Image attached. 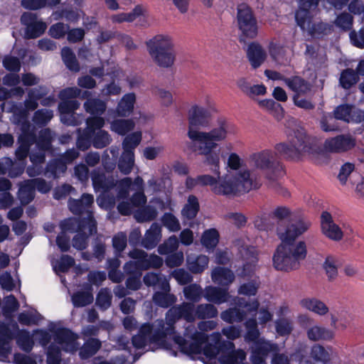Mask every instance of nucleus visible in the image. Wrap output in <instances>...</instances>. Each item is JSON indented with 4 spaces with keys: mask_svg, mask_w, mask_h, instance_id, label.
Instances as JSON below:
<instances>
[{
    "mask_svg": "<svg viewBox=\"0 0 364 364\" xmlns=\"http://www.w3.org/2000/svg\"><path fill=\"white\" fill-rule=\"evenodd\" d=\"M216 323L213 321H202L198 327L201 332L191 334L189 329H186V339L179 336H174L173 332L170 335L161 334V327L159 331L155 328V323L143 325L139 333L132 339L133 346L138 349L146 347L148 344L154 343L159 346H165L164 338L168 336L172 338L182 352L195 358H203L211 360L217 358L221 364H236L242 362L245 358V353L241 350H235L234 344L227 342L223 346H218L220 338L218 333H215L208 337L204 331L213 330L215 328Z\"/></svg>",
    "mask_w": 364,
    "mask_h": 364,
    "instance_id": "f257e3e1",
    "label": "nucleus"
},
{
    "mask_svg": "<svg viewBox=\"0 0 364 364\" xmlns=\"http://www.w3.org/2000/svg\"><path fill=\"white\" fill-rule=\"evenodd\" d=\"M225 173L216 178L203 175L196 179L187 178L186 186L192 188L196 184L208 185L218 195L237 196L257 188L254 174L244 166L242 159L235 152L228 154L225 161Z\"/></svg>",
    "mask_w": 364,
    "mask_h": 364,
    "instance_id": "f03ea898",
    "label": "nucleus"
},
{
    "mask_svg": "<svg viewBox=\"0 0 364 364\" xmlns=\"http://www.w3.org/2000/svg\"><path fill=\"white\" fill-rule=\"evenodd\" d=\"M310 226V222L301 220L277 229L281 244L272 258L275 269L287 272L299 267L301 261L306 256L307 249L305 242L296 241V238L307 231Z\"/></svg>",
    "mask_w": 364,
    "mask_h": 364,
    "instance_id": "7ed1b4c3",
    "label": "nucleus"
},
{
    "mask_svg": "<svg viewBox=\"0 0 364 364\" xmlns=\"http://www.w3.org/2000/svg\"><path fill=\"white\" fill-rule=\"evenodd\" d=\"M208 111L200 106H193L188 112V136L193 141L205 143L206 149L217 147L218 142L225 140L228 134L235 133V127L220 120L218 126L209 132H200L196 127H205L208 126L207 117Z\"/></svg>",
    "mask_w": 364,
    "mask_h": 364,
    "instance_id": "20e7f679",
    "label": "nucleus"
},
{
    "mask_svg": "<svg viewBox=\"0 0 364 364\" xmlns=\"http://www.w3.org/2000/svg\"><path fill=\"white\" fill-rule=\"evenodd\" d=\"M218 311L215 307L211 304L200 305L195 311L192 304H184L179 307H174L171 309L166 317V323L162 321H156L155 322V328L159 331L161 327V334L170 335L172 333L173 325L176 320L180 317L184 318L188 321L194 320L198 318H213L216 316Z\"/></svg>",
    "mask_w": 364,
    "mask_h": 364,
    "instance_id": "39448f33",
    "label": "nucleus"
},
{
    "mask_svg": "<svg viewBox=\"0 0 364 364\" xmlns=\"http://www.w3.org/2000/svg\"><path fill=\"white\" fill-rule=\"evenodd\" d=\"M85 110L93 115L87 119V124L90 132L95 134L93 137V144L96 148H102L110 142V137L108 133L101 128L105 124V120L102 117L97 115L102 114L105 109L106 105L104 102L99 100H89L84 105Z\"/></svg>",
    "mask_w": 364,
    "mask_h": 364,
    "instance_id": "423d86ee",
    "label": "nucleus"
},
{
    "mask_svg": "<svg viewBox=\"0 0 364 364\" xmlns=\"http://www.w3.org/2000/svg\"><path fill=\"white\" fill-rule=\"evenodd\" d=\"M275 150L282 157L299 160L312 154L313 147L310 139L304 131H298L287 143L278 144Z\"/></svg>",
    "mask_w": 364,
    "mask_h": 364,
    "instance_id": "0eeeda50",
    "label": "nucleus"
},
{
    "mask_svg": "<svg viewBox=\"0 0 364 364\" xmlns=\"http://www.w3.org/2000/svg\"><path fill=\"white\" fill-rule=\"evenodd\" d=\"M77 336L67 329L58 330L54 336V341L49 346L47 352L48 364H59L60 348L65 352L73 353L78 348Z\"/></svg>",
    "mask_w": 364,
    "mask_h": 364,
    "instance_id": "6e6552de",
    "label": "nucleus"
},
{
    "mask_svg": "<svg viewBox=\"0 0 364 364\" xmlns=\"http://www.w3.org/2000/svg\"><path fill=\"white\" fill-rule=\"evenodd\" d=\"M129 256L136 259V262H130L125 264L124 269L129 273H139L141 271L149 268H158L163 264V259L155 255H151L149 258L142 250H134L129 253Z\"/></svg>",
    "mask_w": 364,
    "mask_h": 364,
    "instance_id": "1a4fd4ad",
    "label": "nucleus"
},
{
    "mask_svg": "<svg viewBox=\"0 0 364 364\" xmlns=\"http://www.w3.org/2000/svg\"><path fill=\"white\" fill-rule=\"evenodd\" d=\"M80 92L77 87H69L60 92V98L63 102L59 105V111L60 119L63 123L67 124L74 123L73 112L78 108L80 104L75 100L69 101V100L79 96Z\"/></svg>",
    "mask_w": 364,
    "mask_h": 364,
    "instance_id": "9d476101",
    "label": "nucleus"
},
{
    "mask_svg": "<svg viewBox=\"0 0 364 364\" xmlns=\"http://www.w3.org/2000/svg\"><path fill=\"white\" fill-rule=\"evenodd\" d=\"M299 4L300 8L296 14L297 24L303 31H307L311 35L319 33L322 25L316 26L309 11V9L316 6L318 0H299Z\"/></svg>",
    "mask_w": 364,
    "mask_h": 364,
    "instance_id": "9b49d317",
    "label": "nucleus"
},
{
    "mask_svg": "<svg viewBox=\"0 0 364 364\" xmlns=\"http://www.w3.org/2000/svg\"><path fill=\"white\" fill-rule=\"evenodd\" d=\"M61 227L63 232L58 236L56 242L62 251H67L69 248V237L65 235L66 231H74L76 228L84 232L87 230L90 234H92L96 231L95 223L91 217L89 218L87 223L82 225H80L78 220L76 219L70 218L65 220L62 223Z\"/></svg>",
    "mask_w": 364,
    "mask_h": 364,
    "instance_id": "f8f14e48",
    "label": "nucleus"
},
{
    "mask_svg": "<svg viewBox=\"0 0 364 364\" xmlns=\"http://www.w3.org/2000/svg\"><path fill=\"white\" fill-rule=\"evenodd\" d=\"M237 23L242 33L248 38H255L257 34V26L249 6L242 4L237 9Z\"/></svg>",
    "mask_w": 364,
    "mask_h": 364,
    "instance_id": "ddd939ff",
    "label": "nucleus"
},
{
    "mask_svg": "<svg viewBox=\"0 0 364 364\" xmlns=\"http://www.w3.org/2000/svg\"><path fill=\"white\" fill-rule=\"evenodd\" d=\"M321 230L323 235L333 241H340L344 236L342 228L337 225L332 215L325 211L321 216Z\"/></svg>",
    "mask_w": 364,
    "mask_h": 364,
    "instance_id": "4468645a",
    "label": "nucleus"
},
{
    "mask_svg": "<svg viewBox=\"0 0 364 364\" xmlns=\"http://www.w3.org/2000/svg\"><path fill=\"white\" fill-rule=\"evenodd\" d=\"M51 138V133L48 129H43L41 132L40 139L38 141V146H39L41 151L38 154L32 153L30 156L31 161L36 168H28L27 172L29 176H33L40 173V169L38 167V165L42 163L44 160V154H43L42 151L49 148Z\"/></svg>",
    "mask_w": 364,
    "mask_h": 364,
    "instance_id": "2eb2a0df",
    "label": "nucleus"
},
{
    "mask_svg": "<svg viewBox=\"0 0 364 364\" xmlns=\"http://www.w3.org/2000/svg\"><path fill=\"white\" fill-rule=\"evenodd\" d=\"M21 22L26 26V35L28 38H34L40 36L46 29V24L38 21L35 14L26 12L21 16Z\"/></svg>",
    "mask_w": 364,
    "mask_h": 364,
    "instance_id": "dca6fc26",
    "label": "nucleus"
},
{
    "mask_svg": "<svg viewBox=\"0 0 364 364\" xmlns=\"http://www.w3.org/2000/svg\"><path fill=\"white\" fill-rule=\"evenodd\" d=\"M324 146L328 151L342 152L352 149L355 146V141L350 136L340 135L327 139Z\"/></svg>",
    "mask_w": 364,
    "mask_h": 364,
    "instance_id": "f3484780",
    "label": "nucleus"
},
{
    "mask_svg": "<svg viewBox=\"0 0 364 364\" xmlns=\"http://www.w3.org/2000/svg\"><path fill=\"white\" fill-rule=\"evenodd\" d=\"M50 338L48 333L43 331H35L32 336V338L27 332L21 331L18 337L17 343L23 350L28 351L31 350L33 347V339L39 341L43 346H45Z\"/></svg>",
    "mask_w": 364,
    "mask_h": 364,
    "instance_id": "a211bd4d",
    "label": "nucleus"
},
{
    "mask_svg": "<svg viewBox=\"0 0 364 364\" xmlns=\"http://www.w3.org/2000/svg\"><path fill=\"white\" fill-rule=\"evenodd\" d=\"M336 119L346 122H360L364 120V112L349 105L338 106L334 111Z\"/></svg>",
    "mask_w": 364,
    "mask_h": 364,
    "instance_id": "6ab92c4d",
    "label": "nucleus"
},
{
    "mask_svg": "<svg viewBox=\"0 0 364 364\" xmlns=\"http://www.w3.org/2000/svg\"><path fill=\"white\" fill-rule=\"evenodd\" d=\"M28 195L26 196H24V191H26V186L22 187L18 191V197L21 200V203L23 204H27L32 200L33 198V193L35 188L42 193H46L49 191L50 189V186L46 181L41 179H33L30 180L28 183Z\"/></svg>",
    "mask_w": 364,
    "mask_h": 364,
    "instance_id": "aec40b11",
    "label": "nucleus"
},
{
    "mask_svg": "<svg viewBox=\"0 0 364 364\" xmlns=\"http://www.w3.org/2000/svg\"><path fill=\"white\" fill-rule=\"evenodd\" d=\"M147 49L149 54L173 50V42L172 38L168 35H156L147 43Z\"/></svg>",
    "mask_w": 364,
    "mask_h": 364,
    "instance_id": "412c9836",
    "label": "nucleus"
},
{
    "mask_svg": "<svg viewBox=\"0 0 364 364\" xmlns=\"http://www.w3.org/2000/svg\"><path fill=\"white\" fill-rule=\"evenodd\" d=\"M252 364H265L264 358L269 351L276 350V346L263 339L255 342L252 346Z\"/></svg>",
    "mask_w": 364,
    "mask_h": 364,
    "instance_id": "4be33fe9",
    "label": "nucleus"
},
{
    "mask_svg": "<svg viewBox=\"0 0 364 364\" xmlns=\"http://www.w3.org/2000/svg\"><path fill=\"white\" fill-rule=\"evenodd\" d=\"M143 16L146 20H149V16L146 10L141 6H136L134 9L129 13H121L113 15L112 21L114 23L128 22L131 23L135 21L138 17Z\"/></svg>",
    "mask_w": 364,
    "mask_h": 364,
    "instance_id": "5701e85b",
    "label": "nucleus"
},
{
    "mask_svg": "<svg viewBox=\"0 0 364 364\" xmlns=\"http://www.w3.org/2000/svg\"><path fill=\"white\" fill-rule=\"evenodd\" d=\"M247 55L251 65L254 68L259 67L267 58L265 50L257 43L249 45Z\"/></svg>",
    "mask_w": 364,
    "mask_h": 364,
    "instance_id": "b1692460",
    "label": "nucleus"
},
{
    "mask_svg": "<svg viewBox=\"0 0 364 364\" xmlns=\"http://www.w3.org/2000/svg\"><path fill=\"white\" fill-rule=\"evenodd\" d=\"M299 304L302 308L321 316L326 314L328 311V306L316 298H304Z\"/></svg>",
    "mask_w": 364,
    "mask_h": 364,
    "instance_id": "393cba45",
    "label": "nucleus"
},
{
    "mask_svg": "<svg viewBox=\"0 0 364 364\" xmlns=\"http://www.w3.org/2000/svg\"><path fill=\"white\" fill-rule=\"evenodd\" d=\"M153 61L161 68H170L175 61L173 49L149 54Z\"/></svg>",
    "mask_w": 364,
    "mask_h": 364,
    "instance_id": "a878e982",
    "label": "nucleus"
},
{
    "mask_svg": "<svg viewBox=\"0 0 364 364\" xmlns=\"http://www.w3.org/2000/svg\"><path fill=\"white\" fill-rule=\"evenodd\" d=\"M202 145L200 146V149L203 154L205 155V164L211 166V170L219 174L220 158L218 152L212 151L215 147L211 149H206L205 143H200Z\"/></svg>",
    "mask_w": 364,
    "mask_h": 364,
    "instance_id": "bb28decb",
    "label": "nucleus"
},
{
    "mask_svg": "<svg viewBox=\"0 0 364 364\" xmlns=\"http://www.w3.org/2000/svg\"><path fill=\"white\" fill-rule=\"evenodd\" d=\"M274 159V154L269 150L256 153L251 156L252 164L257 168L264 169L268 168Z\"/></svg>",
    "mask_w": 364,
    "mask_h": 364,
    "instance_id": "cd10ccee",
    "label": "nucleus"
},
{
    "mask_svg": "<svg viewBox=\"0 0 364 364\" xmlns=\"http://www.w3.org/2000/svg\"><path fill=\"white\" fill-rule=\"evenodd\" d=\"M136 102L134 93H128L123 96L117 107V112L119 116H129L133 111Z\"/></svg>",
    "mask_w": 364,
    "mask_h": 364,
    "instance_id": "c85d7f7f",
    "label": "nucleus"
},
{
    "mask_svg": "<svg viewBox=\"0 0 364 364\" xmlns=\"http://www.w3.org/2000/svg\"><path fill=\"white\" fill-rule=\"evenodd\" d=\"M234 274L230 269L218 267L212 272L213 281L219 285L227 286L234 280Z\"/></svg>",
    "mask_w": 364,
    "mask_h": 364,
    "instance_id": "c756f323",
    "label": "nucleus"
},
{
    "mask_svg": "<svg viewBox=\"0 0 364 364\" xmlns=\"http://www.w3.org/2000/svg\"><path fill=\"white\" fill-rule=\"evenodd\" d=\"M141 141V132L140 131L127 135L122 142L123 151H125L127 156L130 158L132 154H134V151Z\"/></svg>",
    "mask_w": 364,
    "mask_h": 364,
    "instance_id": "7c9ffc66",
    "label": "nucleus"
},
{
    "mask_svg": "<svg viewBox=\"0 0 364 364\" xmlns=\"http://www.w3.org/2000/svg\"><path fill=\"white\" fill-rule=\"evenodd\" d=\"M340 264V261L333 256H328L325 258L322 264V269L328 280L331 281L336 278Z\"/></svg>",
    "mask_w": 364,
    "mask_h": 364,
    "instance_id": "2f4dec72",
    "label": "nucleus"
},
{
    "mask_svg": "<svg viewBox=\"0 0 364 364\" xmlns=\"http://www.w3.org/2000/svg\"><path fill=\"white\" fill-rule=\"evenodd\" d=\"M33 140V136L31 134L28 133L23 127V133L18 139L20 145L16 152V158L19 161H21L26 157L30 142Z\"/></svg>",
    "mask_w": 364,
    "mask_h": 364,
    "instance_id": "473e14b6",
    "label": "nucleus"
},
{
    "mask_svg": "<svg viewBox=\"0 0 364 364\" xmlns=\"http://www.w3.org/2000/svg\"><path fill=\"white\" fill-rule=\"evenodd\" d=\"M307 336L312 341L331 340L334 337V333L328 328L314 326L308 330Z\"/></svg>",
    "mask_w": 364,
    "mask_h": 364,
    "instance_id": "72a5a7b5",
    "label": "nucleus"
},
{
    "mask_svg": "<svg viewBox=\"0 0 364 364\" xmlns=\"http://www.w3.org/2000/svg\"><path fill=\"white\" fill-rule=\"evenodd\" d=\"M11 338L8 328L4 325H0V360H6L11 353L9 340Z\"/></svg>",
    "mask_w": 364,
    "mask_h": 364,
    "instance_id": "f704fd0d",
    "label": "nucleus"
},
{
    "mask_svg": "<svg viewBox=\"0 0 364 364\" xmlns=\"http://www.w3.org/2000/svg\"><path fill=\"white\" fill-rule=\"evenodd\" d=\"M161 238V228L157 224H153L147 230L143 240V246L151 249L156 246Z\"/></svg>",
    "mask_w": 364,
    "mask_h": 364,
    "instance_id": "c9c22d12",
    "label": "nucleus"
},
{
    "mask_svg": "<svg viewBox=\"0 0 364 364\" xmlns=\"http://www.w3.org/2000/svg\"><path fill=\"white\" fill-rule=\"evenodd\" d=\"M23 164H14L9 158L0 159V174H4L9 171L10 176L16 177L23 172Z\"/></svg>",
    "mask_w": 364,
    "mask_h": 364,
    "instance_id": "e433bc0d",
    "label": "nucleus"
},
{
    "mask_svg": "<svg viewBox=\"0 0 364 364\" xmlns=\"http://www.w3.org/2000/svg\"><path fill=\"white\" fill-rule=\"evenodd\" d=\"M146 201V197L142 192L136 193L132 199V204L127 203H121L118 205V210L122 215H129L134 207H139L145 204Z\"/></svg>",
    "mask_w": 364,
    "mask_h": 364,
    "instance_id": "4c0bfd02",
    "label": "nucleus"
},
{
    "mask_svg": "<svg viewBox=\"0 0 364 364\" xmlns=\"http://www.w3.org/2000/svg\"><path fill=\"white\" fill-rule=\"evenodd\" d=\"M205 297L208 301L219 304L225 302L229 295L226 290L209 287L205 289Z\"/></svg>",
    "mask_w": 364,
    "mask_h": 364,
    "instance_id": "58836bf2",
    "label": "nucleus"
},
{
    "mask_svg": "<svg viewBox=\"0 0 364 364\" xmlns=\"http://www.w3.org/2000/svg\"><path fill=\"white\" fill-rule=\"evenodd\" d=\"M350 321V316L345 311H336L331 314V324L334 328L346 329Z\"/></svg>",
    "mask_w": 364,
    "mask_h": 364,
    "instance_id": "ea45409f",
    "label": "nucleus"
},
{
    "mask_svg": "<svg viewBox=\"0 0 364 364\" xmlns=\"http://www.w3.org/2000/svg\"><path fill=\"white\" fill-rule=\"evenodd\" d=\"M187 263L191 272L194 273L201 272L208 267V257L205 255H200L195 258L191 255H188Z\"/></svg>",
    "mask_w": 364,
    "mask_h": 364,
    "instance_id": "a19ab883",
    "label": "nucleus"
},
{
    "mask_svg": "<svg viewBox=\"0 0 364 364\" xmlns=\"http://www.w3.org/2000/svg\"><path fill=\"white\" fill-rule=\"evenodd\" d=\"M135 127L132 119H115L111 122L110 129L119 135H124Z\"/></svg>",
    "mask_w": 364,
    "mask_h": 364,
    "instance_id": "79ce46f5",
    "label": "nucleus"
},
{
    "mask_svg": "<svg viewBox=\"0 0 364 364\" xmlns=\"http://www.w3.org/2000/svg\"><path fill=\"white\" fill-rule=\"evenodd\" d=\"M286 85L297 95L304 94L310 90V86L299 77L284 79Z\"/></svg>",
    "mask_w": 364,
    "mask_h": 364,
    "instance_id": "37998d69",
    "label": "nucleus"
},
{
    "mask_svg": "<svg viewBox=\"0 0 364 364\" xmlns=\"http://www.w3.org/2000/svg\"><path fill=\"white\" fill-rule=\"evenodd\" d=\"M201 244L208 250L213 249L219 242V233L215 229H208L203 232Z\"/></svg>",
    "mask_w": 364,
    "mask_h": 364,
    "instance_id": "c03bdc74",
    "label": "nucleus"
},
{
    "mask_svg": "<svg viewBox=\"0 0 364 364\" xmlns=\"http://www.w3.org/2000/svg\"><path fill=\"white\" fill-rule=\"evenodd\" d=\"M198 210L199 203L198 199L193 196H190L188 198L187 203L182 210V214L187 218L191 219L195 218Z\"/></svg>",
    "mask_w": 364,
    "mask_h": 364,
    "instance_id": "a18cd8bd",
    "label": "nucleus"
},
{
    "mask_svg": "<svg viewBox=\"0 0 364 364\" xmlns=\"http://www.w3.org/2000/svg\"><path fill=\"white\" fill-rule=\"evenodd\" d=\"M92 182L96 191L105 192L115 185L113 180L107 178L105 175H94Z\"/></svg>",
    "mask_w": 364,
    "mask_h": 364,
    "instance_id": "49530a36",
    "label": "nucleus"
},
{
    "mask_svg": "<svg viewBox=\"0 0 364 364\" xmlns=\"http://www.w3.org/2000/svg\"><path fill=\"white\" fill-rule=\"evenodd\" d=\"M73 303L75 306H84L93 301V296L91 294L90 289L85 291H79L74 294L72 297Z\"/></svg>",
    "mask_w": 364,
    "mask_h": 364,
    "instance_id": "de8ad7c7",
    "label": "nucleus"
},
{
    "mask_svg": "<svg viewBox=\"0 0 364 364\" xmlns=\"http://www.w3.org/2000/svg\"><path fill=\"white\" fill-rule=\"evenodd\" d=\"M61 55L65 64L70 70L73 71L79 70L80 68L75 56L70 48H63Z\"/></svg>",
    "mask_w": 364,
    "mask_h": 364,
    "instance_id": "09e8293b",
    "label": "nucleus"
},
{
    "mask_svg": "<svg viewBox=\"0 0 364 364\" xmlns=\"http://www.w3.org/2000/svg\"><path fill=\"white\" fill-rule=\"evenodd\" d=\"M60 3V0H23L22 1L23 6L29 9L36 10L46 6H53Z\"/></svg>",
    "mask_w": 364,
    "mask_h": 364,
    "instance_id": "8fccbe9b",
    "label": "nucleus"
},
{
    "mask_svg": "<svg viewBox=\"0 0 364 364\" xmlns=\"http://www.w3.org/2000/svg\"><path fill=\"white\" fill-rule=\"evenodd\" d=\"M100 347V342L97 339L88 341L80 350L82 358H87L97 352Z\"/></svg>",
    "mask_w": 364,
    "mask_h": 364,
    "instance_id": "3c124183",
    "label": "nucleus"
},
{
    "mask_svg": "<svg viewBox=\"0 0 364 364\" xmlns=\"http://www.w3.org/2000/svg\"><path fill=\"white\" fill-rule=\"evenodd\" d=\"M134 165V154H132V156L129 158L127 156L126 152L123 151L118 164L120 171L124 174H128L132 171Z\"/></svg>",
    "mask_w": 364,
    "mask_h": 364,
    "instance_id": "603ef678",
    "label": "nucleus"
},
{
    "mask_svg": "<svg viewBox=\"0 0 364 364\" xmlns=\"http://www.w3.org/2000/svg\"><path fill=\"white\" fill-rule=\"evenodd\" d=\"M74 260L71 257L63 256L60 260L53 262V267L56 272H66L73 264Z\"/></svg>",
    "mask_w": 364,
    "mask_h": 364,
    "instance_id": "864d4df0",
    "label": "nucleus"
},
{
    "mask_svg": "<svg viewBox=\"0 0 364 364\" xmlns=\"http://www.w3.org/2000/svg\"><path fill=\"white\" fill-rule=\"evenodd\" d=\"M178 247V241L176 236H171L163 245H160L158 251L161 255H168Z\"/></svg>",
    "mask_w": 364,
    "mask_h": 364,
    "instance_id": "5fc2aeb1",
    "label": "nucleus"
},
{
    "mask_svg": "<svg viewBox=\"0 0 364 364\" xmlns=\"http://www.w3.org/2000/svg\"><path fill=\"white\" fill-rule=\"evenodd\" d=\"M358 81L357 75L352 70H344L341 75L340 82L343 87L349 88Z\"/></svg>",
    "mask_w": 364,
    "mask_h": 364,
    "instance_id": "6e6d98bb",
    "label": "nucleus"
},
{
    "mask_svg": "<svg viewBox=\"0 0 364 364\" xmlns=\"http://www.w3.org/2000/svg\"><path fill=\"white\" fill-rule=\"evenodd\" d=\"M221 318L228 323L239 322L242 319L243 314L240 311V309L234 308L223 312Z\"/></svg>",
    "mask_w": 364,
    "mask_h": 364,
    "instance_id": "4d7b16f0",
    "label": "nucleus"
},
{
    "mask_svg": "<svg viewBox=\"0 0 364 364\" xmlns=\"http://www.w3.org/2000/svg\"><path fill=\"white\" fill-rule=\"evenodd\" d=\"M269 53L273 60L283 63L284 49L279 43L271 42L269 45Z\"/></svg>",
    "mask_w": 364,
    "mask_h": 364,
    "instance_id": "13d9d810",
    "label": "nucleus"
},
{
    "mask_svg": "<svg viewBox=\"0 0 364 364\" xmlns=\"http://www.w3.org/2000/svg\"><path fill=\"white\" fill-rule=\"evenodd\" d=\"M144 283L149 286H155L157 284L161 283L163 287V289L165 291H168V284L167 281L164 279L161 280L159 277L154 273H148L144 278Z\"/></svg>",
    "mask_w": 364,
    "mask_h": 364,
    "instance_id": "bf43d9fd",
    "label": "nucleus"
},
{
    "mask_svg": "<svg viewBox=\"0 0 364 364\" xmlns=\"http://www.w3.org/2000/svg\"><path fill=\"white\" fill-rule=\"evenodd\" d=\"M156 216V211L155 209L147 207L142 210L137 211L134 218L139 222H145L154 219Z\"/></svg>",
    "mask_w": 364,
    "mask_h": 364,
    "instance_id": "052dcab7",
    "label": "nucleus"
},
{
    "mask_svg": "<svg viewBox=\"0 0 364 364\" xmlns=\"http://www.w3.org/2000/svg\"><path fill=\"white\" fill-rule=\"evenodd\" d=\"M154 301L160 306L167 307L174 302L175 298L173 295L167 293H156L154 296Z\"/></svg>",
    "mask_w": 364,
    "mask_h": 364,
    "instance_id": "680f3d73",
    "label": "nucleus"
},
{
    "mask_svg": "<svg viewBox=\"0 0 364 364\" xmlns=\"http://www.w3.org/2000/svg\"><path fill=\"white\" fill-rule=\"evenodd\" d=\"M111 293L108 289H102L97 296V304L103 309H107L111 304Z\"/></svg>",
    "mask_w": 364,
    "mask_h": 364,
    "instance_id": "e2e57ef3",
    "label": "nucleus"
},
{
    "mask_svg": "<svg viewBox=\"0 0 364 364\" xmlns=\"http://www.w3.org/2000/svg\"><path fill=\"white\" fill-rule=\"evenodd\" d=\"M68 30V26L62 23L53 25L49 29L50 35L55 38H60L65 36Z\"/></svg>",
    "mask_w": 364,
    "mask_h": 364,
    "instance_id": "0e129e2a",
    "label": "nucleus"
},
{
    "mask_svg": "<svg viewBox=\"0 0 364 364\" xmlns=\"http://www.w3.org/2000/svg\"><path fill=\"white\" fill-rule=\"evenodd\" d=\"M164 151V146H147L143 150V156L147 160H154Z\"/></svg>",
    "mask_w": 364,
    "mask_h": 364,
    "instance_id": "69168bd1",
    "label": "nucleus"
},
{
    "mask_svg": "<svg viewBox=\"0 0 364 364\" xmlns=\"http://www.w3.org/2000/svg\"><path fill=\"white\" fill-rule=\"evenodd\" d=\"M183 291L186 299L190 300L197 301L201 296V289L196 284L185 287Z\"/></svg>",
    "mask_w": 364,
    "mask_h": 364,
    "instance_id": "338daca9",
    "label": "nucleus"
},
{
    "mask_svg": "<svg viewBox=\"0 0 364 364\" xmlns=\"http://www.w3.org/2000/svg\"><path fill=\"white\" fill-rule=\"evenodd\" d=\"M350 38L355 46L359 48H364V28L360 29L358 33L351 32Z\"/></svg>",
    "mask_w": 364,
    "mask_h": 364,
    "instance_id": "774afa93",
    "label": "nucleus"
}]
</instances>
